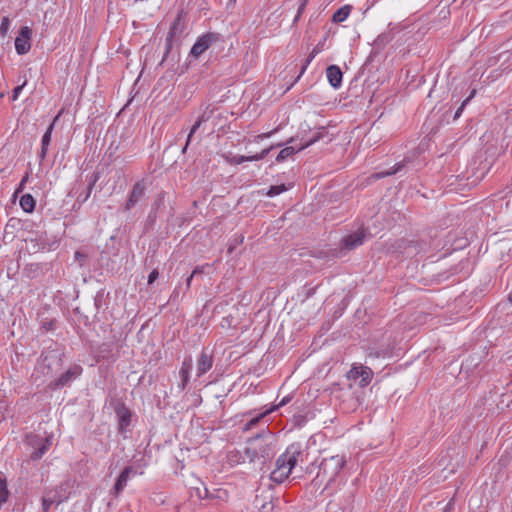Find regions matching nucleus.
<instances>
[{
    "label": "nucleus",
    "mask_w": 512,
    "mask_h": 512,
    "mask_svg": "<svg viewBox=\"0 0 512 512\" xmlns=\"http://www.w3.org/2000/svg\"><path fill=\"white\" fill-rule=\"evenodd\" d=\"M301 451L294 446H290L287 450L277 459L276 467L271 473V479L276 483L284 482L296 467Z\"/></svg>",
    "instance_id": "nucleus-1"
},
{
    "label": "nucleus",
    "mask_w": 512,
    "mask_h": 512,
    "mask_svg": "<svg viewBox=\"0 0 512 512\" xmlns=\"http://www.w3.org/2000/svg\"><path fill=\"white\" fill-rule=\"evenodd\" d=\"M345 464L346 458L343 455H334L324 458L319 465V471L313 480V483L318 486L325 484L326 488L335 480Z\"/></svg>",
    "instance_id": "nucleus-2"
},
{
    "label": "nucleus",
    "mask_w": 512,
    "mask_h": 512,
    "mask_svg": "<svg viewBox=\"0 0 512 512\" xmlns=\"http://www.w3.org/2000/svg\"><path fill=\"white\" fill-rule=\"evenodd\" d=\"M270 445V439L261 435L251 438L244 448V460L248 459L250 462H253L260 457L269 456L271 450Z\"/></svg>",
    "instance_id": "nucleus-3"
},
{
    "label": "nucleus",
    "mask_w": 512,
    "mask_h": 512,
    "mask_svg": "<svg viewBox=\"0 0 512 512\" xmlns=\"http://www.w3.org/2000/svg\"><path fill=\"white\" fill-rule=\"evenodd\" d=\"M201 126L225 128L226 119L219 108L208 106L203 113L197 118L191 128H200Z\"/></svg>",
    "instance_id": "nucleus-4"
},
{
    "label": "nucleus",
    "mask_w": 512,
    "mask_h": 512,
    "mask_svg": "<svg viewBox=\"0 0 512 512\" xmlns=\"http://www.w3.org/2000/svg\"><path fill=\"white\" fill-rule=\"evenodd\" d=\"M223 42L224 38L220 33L207 32L206 34L200 36L197 39V41L191 48L190 54L193 57L198 58L209 48L216 46L218 44H222Z\"/></svg>",
    "instance_id": "nucleus-5"
},
{
    "label": "nucleus",
    "mask_w": 512,
    "mask_h": 512,
    "mask_svg": "<svg viewBox=\"0 0 512 512\" xmlns=\"http://www.w3.org/2000/svg\"><path fill=\"white\" fill-rule=\"evenodd\" d=\"M73 483L71 480H65L54 488L46 489L44 492L51 496L56 505H59L69 498Z\"/></svg>",
    "instance_id": "nucleus-6"
},
{
    "label": "nucleus",
    "mask_w": 512,
    "mask_h": 512,
    "mask_svg": "<svg viewBox=\"0 0 512 512\" xmlns=\"http://www.w3.org/2000/svg\"><path fill=\"white\" fill-rule=\"evenodd\" d=\"M373 377V372L369 367L366 366H353L349 372L347 373V378L349 380L357 381L359 380V385L364 387L367 386Z\"/></svg>",
    "instance_id": "nucleus-7"
},
{
    "label": "nucleus",
    "mask_w": 512,
    "mask_h": 512,
    "mask_svg": "<svg viewBox=\"0 0 512 512\" xmlns=\"http://www.w3.org/2000/svg\"><path fill=\"white\" fill-rule=\"evenodd\" d=\"M185 30V19L183 11H180L172 22L167 36V50L170 49L174 39L179 38Z\"/></svg>",
    "instance_id": "nucleus-8"
},
{
    "label": "nucleus",
    "mask_w": 512,
    "mask_h": 512,
    "mask_svg": "<svg viewBox=\"0 0 512 512\" xmlns=\"http://www.w3.org/2000/svg\"><path fill=\"white\" fill-rule=\"evenodd\" d=\"M31 29L27 26H23L20 29L19 36L15 39V49L19 55L26 54L30 48Z\"/></svg>",
    "instance_id": "nucleus-9"
},
{
    "label": "nucleus",
    "mask_w": 512,
    "mask_h": 512,
    "mask_svg": "<svg viewBox=\"0 0 512 512\" xmlns=\"http://www.w3.org/2000/svg\"><path fill=\"white\" fill-rule=\"evenodd\" d=\"M320 137H321V136H320V134H319V133H317V134L313 135L312 137H310L308 140H305L304 142H301L298 146H289V147H285V148H283V149L279 152V154H278V156H277L276 160H277L278 162H281V161H283V160L287 159L289 156H291L292 154H294L296 151H300V150H302V149H304V148L308 147L309 145L313 144V143H314L315 141H317Z\"/></svg>",
    "instance_id": "nucleus-10"
},
{
    "label": "nucleus",
    "mask_w": 512,
    "mask_h": 512,
    "mask_svg": "<svg viewBox=\"0 0 512 512\" xmlns=\"http://www.w3.org/2000/svg\"><path fill=\"white\" fill-rule=\"evenodd\" d=\"M136 474V470L132 466H127L120 473L116 480L112 493L117 497L122 490L126 487L128 480L131 476Z\"/></svg>",
    "instance_id": "nucleus-11"
},
{
    "label": "nucleus",
    "mask_w": 512,
    "mask_h": 512,
    "mask_svg": "<svg viewBox=\"0 0 512 512\" xmlns=\"http://www.w3.org/2000/svg\"><path fill=\"white\" fill-rule=\"evenodd\" d=\"M326 76L329 84L337 89L342 84L343 73L337 65H330L326 69Z\"/></svg>",
    "instance_id": "nucleus-12"
},
{
    "label": "nucleus",
    "mask_w": 512,
    "mask_h": 512,
    "mask_svg": "<svg viewBox=\"0 0 512 512\" xmlns=\"http://www.w3.org/2000/svg\"><path fill=\"white\" fill-rule=\"evenodd\" d=\"M82 372V368L80 366H74L70 368L68 371L63 373L54 383V388H60L68 384L71 380L78 377Z\"/></svg>",
    "instance_id": "nucleus-13"
},
{
    "label": "nucleus",
    "mask_w": 512,
    "mask_h": 512,
    "mask_svg": "<svg viewBox=\"0 0 512 512\" xmlns=\"http://www.w3.org/2000/svg\"><path fill=\"white\" fill-rule=\"evenodd\" d=\"M145 185L143 182H137L132 189L130 197L126 203V210H130L144 195Z\"/></svg>",
    "instance_id": "nucleus-14"
},
{
    "label": "nucleus",
    "mask_w": 512,
    "mask_h": 512,
    "mask_svg": "<svg viewBox=\"0 0 512 512\" xmlns=\"http://www.w3.org/2000/svg\"><path fill=\"white\" fill-rule=\"evenodd\" d=\"M213 359L206 351H202L197 362V376L200 377L212 367Z\"/></svg>",
    "instance_id": "nucleus-15"
},
{
    "label": "nucleus",
    "mask_w": 512,
    "mask_h": 512,
    "mask_svg": "<svg viewBox=\"0 0 512 512\" xmlns=\"http://www.w3.org/2000/svg\"><path fill=\"white\" fill-rule=\"evenodd\" d=\"M365 234L363 231H357L344 238L343 244L347 249H354L363 243Z\"/></svg>",
    "instance_id": "nucleus-16"
},
{
    "label": "nucleus",
    "mask_w": 512,
    "mask_h": 512,
    "mask_svg": "<svg viewBox=\"0 0 512 512\" xmlns=\"http://www.w3.org/2000/svg\"><path fill=\"white\" fill-rule=\"evenodd\" d=\"M192 367V360L191 358H186L183 363H182V367L180 369V377L182 379L181 381V388L184 389L189 381V373H190V369Z\"/></svg>",
    "instance_id": "nucleus-17"
},
{
    "label": "nucleus",
    "mask_w": 512,
    "mask_h": 512,
    "mask_svg": "<svg viewBox=\"0 0 512 512\" xmlns=\"http://www.w3.org/2000/svg\"><path fill=\"white\" fill-rule=\"evenodd\" d=\"M119 417V429L124 430L130 423L131 413L126 408H121L117 411Z\"/></svg>",
    "instance_id": "nucleus-18"
},
{
    "label": "nucleus",
    "mask_w": 512,
    "mask_h": 512,
    "mask_svg": "<svg viewBox=\"0 0 512 512\" xmlns=\"http://www.w3.org/2000/svg\"><path fill=\"white\" fill-rule=\"evenodd\" d=\"M351 12V6L346 5L341 8H339L332 17L333 22L335 23H341L347 19Z\"/></svg>",
    "instance_id": "nucleus-19"
},
{
    "label": "nucleus",
    "mask_w": 512,
    "mask_h": 512,
    "mask_svg": "<svg viewBox=\"0 0 512 512\" xmlns=\"http://www.w3.org/2000/svg\"><path fill=\"white\" fill-rule=\"evenodd\" d=\"M51 445V440L49 437H47L45 440H44V443H42L40 445L39 448H37L35 451H33L30 455V458L32 460H38L40 459L45 453L46 451L48 450V448L50 447Z\"/></svg>",
    "instance_id": "nucleus-20"
},
{
    "label": "nucleus",
    "mask_w": 512,
    "mask_h": 512,
    "mask_svg": "<svg viewBox=\"0 0 512 512\" xmlns=\"http://www.w3.org/2000/svg\"><path fill=\"white\" fill-rule=\"evenodd\" d=\"M20 206L25 212H32L35 208V200L30 194H25L20 199Z\"/></svg>",
    "instance_id": "nucleus-21"
},
{
    "label": "nucleus",
    "mask_w": 512,
    "mask_h": 512,
    "mask_svg": "<svg viewBox=\"0 0 512 512\" xmlns=\"http://www.w3.org/2000/svg\"><path fill=\"white\" fill-rule=\"evenodd\" d=\"M9 495V491L7 488L6 476L4 473L0 472V505L6 502Z\"/></svg>",
    "instance_id": "nucleus-22"
},
{
    "label": "nucleus",
    "mask_w": 512,
    "mask_h": 512,
    "mask_svg": "<svg viewBox=\"0 0 512 512\" xmlns=\"http://www.w3.org/2000/svg\"><path fill=\"white\" fill-rule=\"evenodd\" d=\"M268 151H269L268 149H265L260 154H256V155L251 156V157H244V156L235 157L234 162H235V164H241L244 161L261 160V159H263L268 154Z\"/></svg>",
    "instance_id": "nucleus-23"
},
{
    "label": "nucleus",
    "mask_w": 512,
    "mask_h": 512,
    "mask_svg": "<svg viewBox=\"0 0 512 512\" xmlns=\"http://www.w3.org/2000/svg\"><path fill=\"white\" fill-rule=\"evenodd\" d=\"M50 141H51V130H47L46 133L42 137V148H41V153H40V157L42 159L45 158V156L47 154V149L50 144Z\"/></svg>",
    "instance_id": "nucleus-24"
},
{
    "label": "nucleus",
    "mask_w": 512,
    "mask_h": 512,
    "mask_svg": "<svg viewBox=\"0 0 512 512\" xmlns=\"http://www.w3.org/2000/svg\"><path fill=\"white\" fill-rule=\"evenodd\" d=\"M56 505V501H54V499L49 496L48 494H46L45 492L43 493V496H42V508H43V512H48V510L50 509V507L52 505Z\"/></svg>",
    "instance_id": "nucleus-25"
},
{
    "label": "nucleus",
    "mask_w": 512,
    "mask_h": 512,
    "mask_svg": "<svg viewBox=\"0 0 512 512\" xmlns=\"http://www.w3.org/2000/svg\"><path fill=\"white\" fill-rule=\"evenodd\" d=\"M52 360H55V361L59 360L56 353H49L48 355H45L42 359L41 366L43 368H47L49 370L51 367Z\"/></svg>",
    "instance_id": "nucleus-26"
},
{
    "label": "nucleus",
    "mask_w": 512,
    "mask_h": 512,
    "mask_svg": "<svg viewBox=\"0 0 512 512\" xmlns=\"http://www.w3.org/2000/svg\"><path fill=\"white\" fill-rule=\"evenodd\" d=\"M287 190V187L284 184L281 185H275L271 186L270 189L267 192V196L274 197L276 195H279L280 193Z\"/></svg>",
    "instance_id": "nucleus-27"
},
{
    "label": "nucleus",
    "mask_w": 512,
    "mask_h": 512,
    "mask_svg": "<svg viewBox=\"0 0 512 512\" xmlns=\"http://www.w3.org/2000/svg\"><path fill=\"white\" fill-rule=\"evenodd\" d=\"M10 27V19L7 16L2 17L0 24V34L2 37H5L8 33Z\"/></svg>",
    "instance_id": "nucleus-28"
},
{
    "label": "nucleus",
    "mask_w": 512,
    "mask_h": 512,
    "mask_svg": "<svg viewBox=\"0 0 512 512\" xmlns=\"http://www.w3.org/2000/svg\"><path fill=\"white\" fill-rule=\"evenodd\" d=\"M476 93V90L473 89L470 93V95L462 102L461 106L457 109V111L454 114V119H457L460 117L464 107L467 105V103L474 97Z\"/></svg>",
    "instance_id": "nucleus-29"
},
{
    "label": "nucleus",
    "mask_w": 512,
    "mask_h": 512,
    "mask_svg": "<svg viewBox=\"0 0 512 512\" xmlns=\"http://www.w3.org/2000/svg\"><path fill=\"white\" fill-rule=\"evenodd\" d=\"M390 41L391 37L389 36V34H381L375 39L374 44L378 47H381L385 46Z\"/></svg>",
    "instance_id": "nucleus-30"
},
{
    "label": "nucleus",
    "mask_w": 512,
    "mask_h": 512,
    "mask_svg": "<svg viewBox=\"0 0 512 512\" xmlns=\"http://www.w3.org/2000/svg\"><path fill=\"white\" fill-rule=\"evenodd\" d=\"M316 54L314 52L311 51V53L309 54V56L307 57V59L305 60V63L302 65L301 67V71H300V74L298 75L297 79H299L305 72V70L307 69L308 65L311 63V61L315 58Z\"/></svg>",
    "instance_id": "nucleus-31"
},
{
    "label": "nucleus",
    "mask_w": 512,
    "mask_h": 512,
    "mask_svg": "<svg viewBox=\"0 0 512 512\" xmlns=\"http://www.w3.org/2000/svg\"><path fill=\"white\" fill-rule=\"evenodd\" d=\"M316 54L314 52L311 51V53L309 54V56L307 57V59L305 60V63L302 65L301 67V71H300V74L298 75L297 79H299L305 72V70L307 69L308 65L311 63V61L315 58Z\"/></svg>",
    "instance_id": "nucleus-32"
},
{
    "label": "nucleus",
    "mask_w": 512,
    "mask_h": 512,
    "mask_svg": "<svg viewBox=\"0 0 512 512\" xmlns=\"http://www.w3.org/2000/svg\"><path fill=\"white\" fill-rule=\"evenodd\" d=\"M402 166H403L402 164H397V166L395 168H393L392 170H389V171H386V172H383V173H378V174L374 175V177L379 179V178H382V177H385V176L393 175L397 171H399Z\"/></svg>",
    "instance_id": "nucleus-33"
},
{
    "label": "nucleus",
    "mask_w": 512,
    "mask_h": 512,
    "mask_svg": "<svg viewBox=\"0 0 512 512\" xmlns=\"http://www.w3.org/2000/svg\"><path fill=\"white\" fill-rule=\"evenodd\" d=\"M269 411H266L264 413H262L261 415H259L258 417H255L253 419H251L247 424H246V429H251L252 427H254L261 418H263L266 414H268Z\"/></svg>",
    "instance_id": "nucleus-34"
},
{
    "label": "nucleus",
    "mask_w": 512,
    "mask_h": 512,
    "mask_svg": "<svg viewBox=\"0 0 512 512\" xmlns=\"http://www.w3.org/2000/svg\"><path fill=\"white\" fill-rule=\"evenodd\" d=\"M25 84H26V81L22 85H18V86H16L13 89V94H12V100L13 101L18 99L19 94L21 93V91H22L23 87L25 86Z\"/></svg>",
    "instance_id": "nucleus-35"
},
{
    "label": "nucleus",
    "mask_w": 512,
    "mask_h": 512,
    "mask_svg": "<svg viewBox=\"0 0 512 512\" xmlns=\"http://www.w3.org/2000/svg\"><path fill=\"white\" fill-rule=\"evenodd\" d=\"M159 273L157 269H154L148 276V284H152L158 278Z\"/></svg>",
    "instance_id": "nucleus-36"
},
{
    "label": "nucleus",
    "mask_w": 512,
    "mask_h": 512,
    "mask_svg": "<svg viewBox=\"0 0 512 512\" xmlns=\"http://www.w3.org/2000/svg\"><path fill=\"white\" fill-rule=\"evenodd\" d=\"M305 2H302L298 8V11H297V15L294 19V22H297L301 16V14L303 13L304 9H305Z\"/></svg>",
    "instance_id": "nucleus-37"
},
{
    "label": "nucleus",
    "mask_w": 512,
    "mask_h": 512,
    "mask_svg": "<svg viewBox=\"0 0 512 512\" xmlns=\"http://www.w3.org/2000/svg\"><path fill=\"white\" fill-rule=\"evenodd\" d=\"M201 272H202V270H201L199 267H196V268L193 270L192 274L187 278V286H188V287L190 286V284H191V280H192V278L194 277V275H196V274H198V273H201Z\"/></svg>",
    "instance_id": "nucleus-38"
},
{
    "label": "nucleus",
    "mask_w": 512,
    "mask_h": 512,
    "mask_svg": "<svg viewBox=\"0 0 512 512\" xmlns=\"http://www.w3.org/2000/svg\"><path fill=\"white\" fill-rule=\"evenodd\" d=\"M75 257L79 261L80 265L82 266L83 265V261L86 258V256L84 254L80 253V252H76L75 253Z\"/></svg>",
    "instance_id": "nucleus-39"
},
{
    "label": "nucleus",
    "mask_w": 512,
    "mask_h": 512,
    "mask_svg": "<svg viewBox=\"0 0 512 512\" xmlns=\"http://www.w3.org/2000/svg\"><path fill=\"white\" fill-rule=\"evenodd\" d=\"M194 131H195V130H191V132L189 133L188 138H187L186 145H185V147H184V149H183L184 151H185V149L187 148V146L190 144V142H191V140H192V136H193Z\"/></svg>",
    "instance_id": "nucleus-40"
},
{
    "label": "nucleus",
    "mask_w": 512,
    "mask_h": 512,
    "mask_svg": "<svg viewBox=\"0 0 512 512\" xmlns=\"http://www.w3.org/2000/svg\"><path fill=\"white\" fill-rule=\"evenodd\" d=\"M28 243L32 245V248H31V249H32L33 251H37V249H36V248H37L36 239H30Z\"/></svg>",
    "instance_id": "nucleus-41"
},
{
    "label": "nucleus",
    "mask_w": 512,
    "mask_h": 512,
    "mask_svg": "<svg viewBox=\"0 0 512 512\" xmlns=\"http://www.w3.org/2000/svg\"><path fill=\"white\" fill-rule=\"evenodd\" d=\"M320 51H321V44L319 43V44H317V45L313 48L312 52H314V53L317 55Z\"/></svg>",
    "instance_id": "nucleus-42"
},
{
    "label": "nucleus",
    "mask_w": 512,
    "mask_h": 512,
    "mask_svg": "<svg viewBox=\"0 0 512 512\" xmlns=\"http://www.w3.org/2000/svg\"><path fill=\"white\" fill-rule=\"evenodd\" d=\"M60 114H61V113H59V114L54 118L53 122H52V123L49 125V127H48L49 129L54 128V125L56 124V122H57L58 118L60 117Z\"/></svg>",
    "instance_id": "nucleus-43"
},
{
    "label": "nucleus",
    "mask_w": 512,
    "mask_h": 512,
    "mask_svg": "<svg viewBox=\"0 0 512 512\" xmlns=\"http://www.w3.org/2000/svg\"><path fill=\"white\" fill-rule=\"evenodd\" d=\"M28 177H29V175H28V173H26L25 176L21 180L20 187H22L24 185V183L27 182Z\"/></svg>",
    "instance_id": "nucleus-44"
},
{
    "label": "nucleus",
    "mask_w": 512,
    "mask_h": 512,
    "mask_svg": "<svg viewBox=\"0 0 512 512\" xmlns=\"http://www.w3.org/2000/svg\"><path fill=\"white\" fill-rule=\"evenodd\" d=\"M95 182H96V179L94 180V182H93V183H91V184L89 185V187H88V195L91 193V191H92V189H93V185H94V183H95Z\"/></svg>",
    "instance_id": "nucleus-45"
},
{
    "label": "nucleus",
    "mask_w": 512,
    "mask_h": 512,
    "mask_svg": "<svg viewBox=\"0 0 512 512\" xmlns=\"http://www.w3.org/2000/svg\"><path fill=\"white\" fill-rule=\"evenodd\" d=\"M288 401H289V399H288V398H284V399L279 403V405H278V406H283V405H285Z\"/></svg>",
    "instance_id": "nucleus-46"
},
{
    "label": "nucleus",
    "mask_w": 512,
    "mask_h": 512,
    "mask_svg": "<svg viewBox=\"0 0 512 512\" xmlns=\"http://www.w3.org/2000/svg\"><path fill=\"white\" fill-rule=\"evenodd\" d=\"M364 139L366 140L367 144H369V143H370V140H371V137H370V136H369V134L367 133V134H365Z\"/></svg>",
    "instance_id": "nucleus-47"
},
{
    "label": "nucleus",
    "mask_w": 512,
    "mask_h": 512,
    "mask_svg": "<svg viewBox=\"0 0 512 512\" xmlns=\"http://www.w3.org/2000/svg\"><path fill=\"white\" fill-rule=\"evenodd\" d=\"M450 509H451V503H449V504L445 507V509H444V511H443V512H449V510H450Z\"/></svg>",
    "instance_id": "nucleus-48"
},
{
    "label": "nucleus",
    "mask_w": 512,
    "mask_h": 512,
    "mask_svg": "<svg viewBox=\"0 0 512 512\" xmlns=\"http://www.w3.org/2000/svg\"><path fill=\"white\" fill-rule=\"evenodd\" d=\"M109 133H110V130H106V133H105V135H104V138H106V137L109 135Z\"/></svg>",
    "instance_id": "nucleus-49"
},
{
    "label": "nucleus",
    "mask_w": 512,
    "mask_h": 512,
    "mask_svg": "<svg viewBox=\"0 0 512 512\" xmlns=\"http://www.w3.org/2000/svg\"><path fill=\"white\" fill-rule=\"evenodd\" d=\"M509 301L512 303V294L509 296Z\"/></svg>",
    "instance_id": "nucleus-50"
},
{
    "label": "nucleus",
    "mask_w": 512,
    "mask_h": 512,
    "mask_svg": "<svg viewBox=\"0 0 512 512\" xmlns=\"http://www.w3.org/2000/svg\"><path fill=\"white\" fill-rule=\"evenodd\" d=\"M302 2H305V5L307 4L308 0H303Z\"/></svg>",
    "instance_id": "nucleus-51"
}]
</instances>
